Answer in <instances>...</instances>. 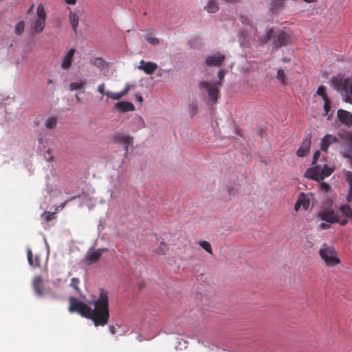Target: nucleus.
Instances as JSON below:
<instances>
[{
    "label": "nucleus",
    "instance_id": "nucleus-1",
    "mask_svg": "<svg viewBox=\"0 0 352 352\" xmlns=\"http://www.w3.org/2000/svg\"><path fill=\"white\" fill-rule=\"evenodd\" d=\"M68 309L71 313H78L82 317L91 320L95 327H104L110 318L109 298L107 291L100 289L98 296L92 298L93 309L75 297L69 298Z\"/></svg>",
    "mask_w": 352,
    "mask_h": 352
},
{
    "label": "nucleus",
    "instance_id": "nucleus-35",
    "mask_svg": "<svg viewBox=\"0 0 352 352\" xmlns=\"http://www.w3.org/2000/svg\"><path fill=\"white\" fill-rule=\"evenodd\" d=\"M168 249V248L167 245L165 243L162 241L160 243V246L157 248L156 252L159 254H165L166 252H167Z\"/></svg>",
    "mask_w": 352,
    "mask_h": 352
},
{
    "label": "nucleus",
    "instance_id": "nucleus-12",
    "mask_svg": "<svg viewBox=\"0 0 352 352\" xmlns=\"http://www.w3.org/2000/svg\"><path fill=\"white\" fill-rule=\"evenodd\" d=\"M338 142H339V139L336 135L326 134L320 141V147L322 151L327 153L331 145Z\"/></svg>",
    "mask_w": 352,
    "mask_h": 352
},
{
    "label": "nucleus",
    "instance_id": "nucleus-48",
    "mask_svg": "<svg viewBox=\"0 0 352 352\" xmlns=\"http://www.w3.org/2000/svg\"><path fill=\"white\" fill-rule=\"evenodd\" d=\"M109 330L111 334H115L116 332V327L113 325L109 326Z\"/></svg>",
    "mask_w": 352,
    "mask_h": 352
},
{
    "label": "nucleus",
    "instance_id": "nucleus-51",
    "mask_svg": "<svg viewBox=\"0 0 352 352\" xmlns=\"http://www.w3.org/2000/svg\"><path fill=\"white\" fill-rule=\"evenodd\" d=\"M223 1L227 2V3H236V2L240 1V0H223Z\"/></svg>",
    "mask_w": 352,
    "mask_h": 352
},
{
    "label": "nucleus",
    "instance_id": "nucleus-31",
    "mask_svg": "<svg viewBox=\"0 0 352 352\" xmlns=\"http://www.w3.org/2000/svg\"><path fill=\"white\" fill-rule=\"evenodd\" d=\"M145 39L151 44L152 45H157L159 43V40L154 37L152 34V33H147L145 35Z\"/></svg>",
    "mask_w": 352,
    "mask_h": 352
},
{
    "label": "nucleus",
    "instance_id": "nucleus-34",
    "mask_svg": "<svg viewBox=\"0 0 352 352\" xmlns=\"http://www.w3.org/2000/svg\"><path fill=\"white\" fill-rule=\"evenodd\" d=\"M41 217L46 221V222H49L51 220H52L53 219L55 218V213L54 212H47V211H45L44 212L42 215H41Z\"/></svg>",
    "mask_w": 352,
    "mask_h": 352
},
{
    "label": "nucleus",
    "instance_id": "nucleus-38",
    "mask_svg": "<svg viewBox=\"0 0 352 352\" xmlns=\"http://www.w3.org/2000/svg\"><path fill=\"white\" fill-rule=\"evenodd\" d=\"M80 283V280L78 278H72L71 279L70 285L77 292L80 291V288L78 287Z\"/></svg>",
    "mask_w": 352,
    "mask_h": 352
},
{
    "label": "nucleus",
    "instance_id": "nucleus-21",
    "mask_svg": "<svg viewBox=\"0 0 352 352\" xmlns=\"http://www.w3.org/2000/svg\"><path fill=\"white\" fill-rule=\"evenodd\" d=\"M69 21L71 24L73 31L76 32L79 22L78 15L76 12L70 11L69 14Z\"/></svg>",
    "mask_w": 352,
    "mask_h": 352
},
{
    "label": "nucleus",
    "instance_id": "nucleus-24",
    "mask_svg": "<svg viewBox=\"0 0 352 352\" xmlns=\"http://www.w3.org/2000/svg\"><path fill=\"white\" fill-rule=\"evenodd\" d=\"M205 9L210 13H214L219 10V6L215 0H209L208 4L205 6Z\"/></svg>",
    "mask_w": 352,
    "mask_h": 352
},
{
    "label": "nucleus",
    "instance_id": "nucleus-46",
    "mask_svg": "<svg viewBox=\"0 0 352 352\" xmlns=\"http://www.w3.org/2000/svg\"><path fill=\"white\" fill-rule=\"evenodd\" d=\"M301 206H302L301 203L299 201V199H298L296 202L295 203V205H294V210L296 211H298Z\"/></svg>",
    "mask_w": 352,
    "mask_h": 352
},
{
    "label": "nucleus",
    "instance_id": "nucleus-50",
    "mask_svg": "<svg viewBox=\"0 0 352 352\" xmlns=\"http://www.w3.org/2000/svg\"><path fill=\"white\" fill-rule=\"evenodd\" d=\"M77 0H65V1L69 5H74L76 4Z\"/></svg>",
    "mask_w": 352,
    "mask_h": 352
},
{
    "label": "nucleus",
    "instance_id": "nucleus-49",
    "mask_svg": "<svg viewBox=\"0 0 352 352\" xmlns=\"http://www.w3.org/2000/svg\"><path fill=\"white\" fill-rule=\"evenodd\" d=\"M347 222H348V220L346 219H344L340 220V221L338 219V223H339L341 226H344V225H346L347 223Z\"/></svg>",
    "mask_w": 352,
    "mask_h": 352
},
{
    "label": "nucleus",
    "instance_id": "nucleus-8",
    "mask_svg": "<svg viewBox=\"0 0 352 352\" xmlns=\"http://www.w3.org/2000/svg\"><path fill=\"white\" fill-rule=\"evenodd\" d=\"M311 138L312 135L311 133H307L305 135L303 141L302 142L300 148L296 151L297 156L302 157L307 155L311 147Z\"/></svg>",
    "mask_w": 352,
    "mask_h": 352
},
{
    "label": "nucleus",
    "instance_id": "nucleus-55",
    "mask_svg": "<svg viewBox=\"0 0 352 352\" xmlns=\"http://www.w3.org/2000/svg\"><path fill=\"white\" fill-rule=\"evenodd\" d=\"M76 99L78 101L81 102V100H80V97H78V94L76 95Z\"/></svg>",
    "mask_w": 352,
    "mask_h": 352
},
{
    "label": "nucleus",
    "instance_id": "nucleus-23",
    "mask_svg": "<svg viewBox=\"0 0 352 352\" xmlns=\"http://www.w3.org/2000/svg\"><path fill=\"white\" fill-rule=\"evenodd\" d=\"M286 0H272L270 9L272 12H276L280 10Z\"/></svg>",
    "mask_w": 352,
    "mask_h": 352
},
{
    "label": "nucleus",
    "instance_id": "nucleus-41",
    "mask_svg": "<svg viewBox=\"0 0 352 352\" xmlns=\"http://www.w3.org/2000/svg\"><path fill=\"white\" fill-rule=\"evenodd\" d=\"M330 188L329 185L326 182L320 183V190L323 192H328Z\"/></svg>",
    "mask_w": 352,
    "mask_h": 352
},
{
    "label": "nucleus",
    "instance_id": "nucleus-33",
    "mask_svg": "<svg viewBox=\"0 0 352 352\" xmlns=\"http://www.w3.org/2000/svg\"><path fill=\"white\" fill-rule=\"evenodd\" d=\"M90 63L98 67H102L104 65V61L101 58H95L90 60Z\"/></svg>",
    "mask_w": 352,
    "mask_h": 352
},
{
    "label": "nucleus",
    "instance_id": "nucleus-43",
    "mask_svg": "<svg viewBox=\"0 0 352 352\" xmlns=\"http://www.w3.org/2000/svg\"><path fill=\"white\" fill-rule=\"evenodd\" d=\"M104 87L105 85L104 83L99 85L98 87V92L100 93L101 94H105L106 92H104Z\"/></svg>",
    "mask_w": 352,
    "mask_h": 352
},
{
    "label": "nucleus",
    "instance_id": "nucleus-32",
    "mask_svg": "<svg viewBox=\"0 0 352 352\" xmlns=\"http://www.w3.org/2000/svg\"><path fill=\"white\" fill-rule=\"evenodd\" d=\"M199 245L204 249L208 253L212 254V250L210 243L208 241H203L199 242Z\"/></svg>",
    "mask_w": 352,
    "mask_h": 352
},
{
    "label": "nucleus",
    "instance_id": "nucleus-18",
    "mask_svg": "<svg viewBox=\"0 0 352 352\" xmlns=\"http://www.w3.org/2000/svg\"><path fill=\"white\" fill-rule=\"evenodd\" d=\"M336 85L340 87L346 92H349L352 96V80L351 78L340 79L336 80Z\"/></svg>",
    "mask_w": 352,
    "mask_h": 352
},
{
    "label": "nucleus",
    "instance_id": "nucleus-4",
    "mask_svg": "<svg viewBox=\"0 0 352 352\" xmlns=\"http://www.w3.org/2000/svg\"><path fill=\"white\" fill-rule=\"evenodd\" d=\"M319 254L325 264L329 267H333L340 262L337 256V252L332 245L326 243L322 244L319 250Z\"/></svg>",
    "mask_w": 352,
    "mask_h": 352
},
{
    "label": "nucleus",
    "instance_id": "nucleus-45",
    "mask_svg": "<svg viewBox=\"0 0 352 352\" xmlns=\"http://www.w3.org/2000/svg\"><path fill=\"white\" fill-rule=\"evenodd\" d=\"M228 192L230 195H234L237 193L236 189L233 187L228 188Z\"/></svg>",
    "mask_w": 352,
    "mask_h": 352
},
{
    "label": "nucleus",
    "instance_id": "nucleus-54",
    "mask_svg": "<svg viewBox=\"0 0 352 352\" xmlns=\"http://www.w3.org/2000/svg\"><path fill=\"white\" fill-rule=\"evenodd\" d=\"M304 1L307 2V3H314L316 2L317 0H303Z\"/></svg>",
    "mask_w": 352,
    "mask_h": 352
},
{
    "label": "nucleus",
    "instance_id": "nucleus-42",
    "mask_svg": "<svg viewBox=\"0 0 352 352\" xmlns=\"http://www.w3.org/2000/svg\"><path fill=\"white\" fill-rule=\"evenodd\" d=\"M225 71L223 70V69H220L218 73H217V76L219 79V82H223V80H224V76H225Z\"/></svg>",
    "mask_w": 352,
    "mask_h": 352
},
{
    "label": "nucleus",
    "instance_id": "nucleus-30",
    "mask_svg": "<svg viewBox=\"0 0 352 352\" xmlns=\"http://www.w3.org/2000/svg\"><path fill=\"white\" fill-rule=\"evenodd\" d=\"M105 95L108 98H111L113 100H118L124 96L122 91H120L119 93H112V92L107 91L105 93Z\"/></svg>",
    "mask_w": 352,
    "mask_h": 352
},
{
    "label": "nucleus",
    "instance_id": "nucleus-6",
    "mask_svg": "<svg viewBox=\"0 0 352 352\" xmlns=\"http://www.w3.org/2000/svg\"><path fill=\"white\" fill-rule=\"evenodd\" d=\"M199 86L200 89H205L207 91L209 104L212 105L217 102L222 82L201 81Z\"/></svg>",
    "mask_w": 352,
    "mask_h": 352
},
{
    "label": "nucleus",
    "instance_id": "nucleus-3",
    "mask_svg": "<svg viewBox=\"0 0 352 352\" xmlns=\"http://www.w3.org/2000/svg\"><path fill=\"white\" fill-rule=\"evenodd\" d=\"M272 38H274V45L275 47H281L289 45L291 43V37L283 31H276L270 29L266 35L261 38V43H265Z\"/></svg>",
    "mask_w": 352,
    "mask_h": 352
},
{
    "label": "nucleus",
    "instance_id": "nucleus-19",
    "mask_svg": "<svg viewBox=\"0 0 352 352\" xmlns=\"http://www.w3.org/2000/svg\"><path fill=\"white\" fill-rule=\"evenodd\" d=\"M105 251L106 249H98L95 251L89 252L86 256V260L89 261L91 263L96 262Z\"/></svg>",
    "mask_w": 352,
    "mask_h": 352
},
{
    "label": "nucleus",
    "instance_id": "nucleus-52",
    "mask_svg": "<svg viewBox=\"0 0 352 352\" xmlns=\"http://www.w3.org/2000/svg\"><path fill=\"white\" fill-rule=\"evenodd\" d=\"M136 97L138 102H142L143 101V98L141 96H137Z\"/></svg>",
    "mask_w": 352,
    "mask_h": 352
},
{
    "label": "nucleus",
    "instance_id": "nucleus-2",
    "mask_svg": "<svg viewBox=\"0 0 352 352\" xmlns=\"http://www.w3.org/2000/svg\"><path fill=\"white\" fill-rule=\"evenodd\" d=\"M320 151H316L314 154L311 167L308 168L305 173L306 177L317 182H320L329 177L334 170V168L328 166L325 159L324 157L320 159Z\"/></svg>",
    "mask_w": 352,
    "mask_h": 352
},
{
    "label": "nucleus",
    "instance_id": "nucleus-10",
    "mask_svg": "<svg viewBox=\"0 0 352 352\" xmlns=\"http://www.w3.org/2000/svg\"><path fill=\"white\" fill-rule=\"evenodd\" d=\"M226 57L223 54L218 52L206 58V64L209 67H219L224 62Z\"/></svg>",
    "mask_w": 352,
    "mask_h": 352
},
{
    "label": "nucleus",
    "instance_id": "nucleus-47",
    "mask_svg": "<svg viewBox=\"0 0 352 352\" xmlns=\"http://www.w3.org/2000/svg\"><path fill=\"white\" fill-rule=\"evenodd\" d=\"M129 89H130V85L127 84L126 85L125 88L122 91H121L122 92V94L124 96H125L126 94H127V93L129 92Z\"/></svg>",
    "mask_w": 352,
    "mask_h": 352
},
{
    "label": "nucleus",
    "instance_id": "nucleus-17",
    "mask_svg": "<svg viewBox=\"0 0 352 352\" xmlns=\"http://www.w3.org/2000/svg\"><path fill=\"white\" fill-rule=\"evenodd\" d=\"M115 108L120 112L135 111V107L131 102L121 101L115 104Z\"/></svg>",
    "mask_w": 352,
    "mask_h": 352
},
{
    "label": "nucleus",
    "instance_id": "nucleus-25",
    "mask_svg": "<svg viewBox=\"0 0 352 352\" xmlns=\"http://www.w3.org/2000/svg\"><path fill=\"white\" fill-rule=\"evenodd\" d=\"M340 209L345 217L352 219V209L348 204L342 206Z\"/></svg>",
    "mask_w": 352,
    "mask_h": 352
},
{
    "label": "nucleus",
    "instance_id": "nucleus-53",
    "mask_svg": "<svg viewBox=\"0 0 352 352\" xmlns=\"http://www.w3.org/2000/svg\"><path fill=\"white\" fill-rule=\"evenodd\" d=\"M33 8H34V4H32V5L30 6V8L28 9V14H30V13L32 12V10Z\"/></svg>",
    "mask_w": 352,
    "mask_h": 352
},
{
    "label": "nucleus",
    "instance_id": "nucleus-16",
    "mask_svg": "<svg viewBox=\"0 0 352 352\" xmlns=\"http://www.w3.org/2000/svg\"><path fill=\"white\" fill-rule=\"evenodd\" d=\"M75 52L76 50L72 48L63 57V60L61 61V67L63 69H67L71 67Z\"/></svg>",
    "mask_w": 352,
    "mask_h": 352
},
{
    "label": "nucleus",
    "instance_id": "nucleus-26",
    "mask_svg": "<svg viewBox=\"0 0 352 352\" xmlns=\"http://www.w3.org/2000/svg\"><path fill=\"white\" fill-rule=\"evenodd\" d=\"M276 78L283 85H287V78L285 76V71L282 69H279L277 72Z\"/></svg>",
    "mask_w": 352,
    "mask_h": 352
},
{
    "label": "nucleus",
    "instance_id": "nucleus-27",
    "mask_svg": "<svg viewBox=\"0 0 352 352\" xmlns=\"http://www.w3.org/2000/svg\"><path fill=\"white\" fill-rule=\"evenodd\" d=\"M57 120L56 118L50 117L46 120L45 126L47 129H53L56 127Z\"/></svg>",
    "mask_w": 352,
    "mask_h": 352
},
{
    "label": "nucleus",
    "instance_id": "nucleus-22",
    "mask_svg": "<svg viewBox=\"0 0 352 352\" xmlns=\"http://www.w3.org/2000/svg\"><path fill=\"white\" fill-rule=\"evenodd\" d=\"M27 254H28L27 256H28V263L31 266H32L34 267H36L40 265L39 256L36 255V256H34V257H33L32 251L30 249H28Z\"/></svg>",
    "mask_w": 352,
    "mask_h": 352
},
{
    "label": "nucleus",
    "instance_id": "nucleus-36",
    "mask_svg": "<svg viewBox=\"0 0 352 352\" xmlns=\"http://www.w3.org/2000/svg\"><path fill=\"white\" fill-rule=\"evenodd\" d=\"M317 94L320 96L323 100H327L328 98V96L325 92V88L324 86L320 85L317 90Z\"/></svg>",
    "mask_w": 352,
    "mask_h": 352
},
{
    "label": "nucleus",
    "instance_id": "nucleus-9",
    "mask_svg": "<svg viewBox=\"0 0 352 352\" xmlns=\"http://www.w3.org/2000/svg\"><path fill=\"white\" fill-rule=\"evenodd\" d=\"M113 139L116 142L124 146V154L126 155L129 152V146L133 144V138L129 135L117 133L114 135Z\"/></svg>",
    "mask_w": 352,
    "mask_h": 352
},
{
    "label": "nucleus",
    "instance_id": "nucleus-14",
    "mask_svg": "<svg viewBox=\"0 0 352 352\" xmlns=\"http://www.w3.org/2000/svg\"><path fill=\"white\" fill-rule=\"evenodd\" d=\"M138 68L141 70H143L146 74H153L157 68V65L156 63L151 61L146 62L144 60H142L140 62V65Z\"/></svg>",
    "mask_w": 352,
    "mask_h": 352
},
{
    "label": "nucleus",
    "instance_id": "nucleus-39",
    "mask_svg": "<svg viewBox=\"0 0 352 352\" xmlns=\"http://www.w3.org/2000/svg\"><path fill=\"white\" fill-rule=\"evenodd\" d=\"M84 82H71L69 85V89L71 91L81 89L84 86Z\"/></svg>",
    "mask_w": 352,
    "mask_h": 352
},
{
    "label": "nucleus",
    "instance_id": "nucleus-56",
    "mask_svg": "<svg viewBox=\"0 0 352 352\" xmlns=\"http://www.w3.org/2000/svg\"><path fill=\"white\" fill-rule=\"evenodd\" d=\"M52 82V80H48V83H51Z\"/></svg>",
    "mask_w": 352,
    "mask_h": 352
},
{
    "label": "nucleus",
    "instance_id": "nucleus-7",
    "mask_svg": "<svg viewBox=\"0 0 352 352\" xmlns=\"http://www.w3.org/2000/svg\"><path fill=\"white\" fill-rule=\"evenodd\" d=\"M241 20V23L247 26V28L240 34V39L244 43H248L249 41V37L251 36V34H254V36H256L255 31L250 19L247 16H242Z\"/></svg>",
    "mask_w": 352,
    "mask_h": 352
},
{
    "label": "nucleus",
    "instance_id": "nucleus-11",
    "mask_svg": "<svg viewBox=\"0 0 352 352\" xmlns=\"http://www.w3.org/2000/svg\"><path fill=\"white\" fill-rule=\"evenodd\" d=\"M318 217L322 220L325 221L327 223H333L338 222V215L336 214L333 210L324 209L322 210L319 214Z\"/></svg>",
    "mask_w": 352,
    "mask_h": 352
},
{
    "label": "nucleus",
    "instance_id": "nucleus-29",
    "mask_svg": "<svg viewBox=\"0 0 352 352\" xmlns=\"http://www.w3.org/2000/svg\"><path fill=\"white\" fill-rule=\"evenodd\" d=\"M346 179L349 182V186H350L349 192L347 195V201L349 202H351V201H352V175H351V173H347Z\"/></svg>",
    "mask_w": 352,
    "mask_h": 352
},
{
    "label": "nucleus",
    "instance_id": "nucleus-28",
    "mask_svg": "<svg viewBox=\"0 0 352 352\" xmlns=\"http://www.w3.org/2000/svg\"><path fill=\"white\" fill-rule=\"evenodd\" d=\"M24 28H25V23H24V21H20L15 25V28H14V32H15V34L16 35H21L23 32Z\"/></svg>",
    "mask_w": 352,
    "mask_h": 352
},
{
    "label": "nucleus",
    "instance_id": "nucleus-15",
    "mask_svg": "<svg viewBox=\"0 0 352 352\" xmlns=\"http://www.w3.org/2000/svg\"><path fill=\"white\" fill-rule=\"evenodd\" d=\"M338 117L339 120L343 124L349 126H352V114L343 109L338 111Z\"/></svg>",
    "mask_w": 352,
    "mask_h": 352
},
{
    "label": "nucleus",
    "instance_id": "nucleus-20",
    "mask_svg": "<svg viewBox=\"0 0 352 352\" xmlns=\"http://www.w3.org/2000/svg\"><path fill=\"white\" fill-rule=\"evenodd\" d=\"M33 287L35 292L38 296H42L44 293L43 282L41 276H36L33 281Z\"/></svg>",
    "mask_w": 352,
    "mask_h": 352
},
{
    "label": "nucleus",
    "instance_id": "nucleus-44",
    "mask_svg": "<svg viewBox=\"0 0 352 352\" xmlns=\"http://www.w3.org/2000/svg\"><path fill=\"white\" fill-rule=\"evenodd\" d=\"M319 228L322 230H326L330 228V225L327 223H321L319 225Z\"/></svg>",
    "mask_w": 352,
    "mask_h": 352
},
{
    "label": "nucleus",
    "instance_id": "nucleus-40",
    "mask_svg": "<svg viewBox=\"0 0 352 352\" xmlns=\"http://www.w3.org/2000/svg\"><path fill=\"white\" fill-rule=\"evenodd\" d=\"M189 113L191 117L195 116L197 113V106L195 103L191 104L189 107Z\"/></svg>",
    "mask_w": 352,
    "mask_h": 352
},
{
    "label": "nucleus",
    "instance_id": "nucleus-13",
    "mask_svg": "<svg viewBox=\"0 0 352 352\" xmlns=\"http://www.w3.org/2000/svg\"><path fill=\"white\" fill-rule=\"evenodd\" d=\"M298 198L304 210H307L311 208V201L314 199V196L312 193L305 194L304 192H300Z\"/></svg>",
    "mask_w": 352,
    "mask_h": 352
},
{
    "label": "nucleus",
    "instance_id": "nucleus-5",
    "mask_svg": "<svg viewBox=\"0 0 352 352\" xmlns=\"http://www.w3.org/2000/svg\"><path fill=\"white\" fill-rule=\"evenodd\" d=\"M47 13L43 3L36 7V16L31 22L32 30L36 33H41L46 25Z\"/></svg>",
    "mask_w": 352,
    "mask_h": 352
},
{
    "label": "nucleus",
    "instance_id": "nucleus-37",
    "mask_svg": "<svg viewBox=\"0 0 352 352\" xmlns=\"http://www.w3.org/2000/svg\"><path fill=\"white\" fill-rule=\"evenodd\" d=\"M330 109H331V101L329 99H327V100H324V116H328L329 117H330V116H329V112L330 111ZM328 119H329V118H328Z\"/></svg>",
    "mask_w": 352,
    "mask_h": 352
}]
</instances>
